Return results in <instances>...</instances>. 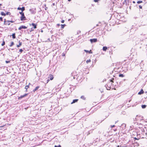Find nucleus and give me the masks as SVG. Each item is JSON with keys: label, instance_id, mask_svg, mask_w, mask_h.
I'll return each mask as SVG.
<instances>
[{"label": "nucleus", "instance_id": "1", "mask_svg": "<svg viewBox=\"0 0 147 147\" xmlns=\"http://www.w3.org/2000/svg\"><path fill=\"white\" fill-rule=\"evenodd\" d=\"M114 78H113L112 80L111 79L110 80V81L108 82V83L106 85V87L107 90H110L111 89V85L112 84L111 82H113V80Z\"/></svg>", "mask_w": 147, "mask_h": 147}, {"label": "nucleus", "instance_id": "2", "mask_svg": "<svg viewBox=\"0 0 147 147\" xmlns=\"http://www.w3.org/2000/svg\"><path fill=\"white\" fill-rule=\"evenodd\" d=\"M143 117L141 116L137 115L135 118L136 121H138L143 120Z\"/></svg>", "mask_w": 147, "mask_h": 147}, {"label": "nucleus", "instance_id": "3", "mask_svg": "<svg viewBox=\"0 0 147 147\" xmlns=\"http://www.w3.org/2000/svg\"><path fill=\"white\" fill-rule=\"evenodd\" d=\"M4 24L6 25H9L10 24L9 20L6 21L5 19L4 20Z\"/></svg>", "mask_w": 147, "mask_h": 147}, {"label": "nucleus", "instance_id": "4", "mask_svg": "<svg viewBox=\"0 0 147 147\" xmlns=\"http://www.w3.org/2000/svg\"><path fill=\"white\" fill-rule=\"evenodd\" d=\"M26 20V17L24 15V14L22 15L20 17V20L21 21L25 20Z\"/></svg>", "mask_w": 147, "mask_h": 147}, {"label": "nucleus", "instance_id": "5", "mask_svg": "<svg viewBox=\"0 0 147 147\" xmlns=\"http://www.w3.org/2000/svg\"><path fill=\"white\" fill-rule=\"evenodd\" d=\"M36 9L34 8H32L31 9H30V12L32 14H34L36 13L35 11Z\"/></svg>", "mask_w": 147, "mask_h": 147}, {"label": "nucleus", "instance_id": "6", "mask_svg": "<svg viewBox=\"0 0 147 147\" xmlns=\"http://www.w3.org/2000/svg\"><path fill=\"white\" fill-rule=\"evenodd\" d=\"M90 41L91 43H92L93 42H95L97 41V39L96 38H93L92 39H90Z\"/></svg>", "mask_w": 147, "mask_h": 147}, {"label": "nucleus", "instance_id": "7", "mask_svg": "<svg viewBox=\"0 0 147 147\" xmlns=\"http://www.w3.org/2000/svg\"><path fill=\"white\" fill-rule=\"evenodd\" d=\"M128 64H129V63H126L124 65L123 67H123H124L127 70L128 69Z\"/></svg>", "mask_w": 147, "mask_h": 147}, {"label": "nucleus", "instance_id": "8", "mask_svg": "<svg viewBox=\"0 0 147 147\" xmlns=\"http://www.w3.org/2000/svg\"><path fill=\"white\" fill-rule=\"evenodd\" d=\"M28 94H25L24 95H21V96L20 97H19V98H18V99L19 100H21V99H22V98L26 96L27 95H28Z\"/></svg>", "mask_w": 147, "mask_h": 147}, {"label": "nucleus", "instance_id": "9", "mask_svg": "<svg viewBox=\"0 0 147 147\" xmlns=\"http://www.w3.org/2000/svg\"><path fill=\"white\" fill-rule=\"evenodd\" d=\"M27 28V27H26L25 26L23 25V26H21L20 27H19L18 29L19 30H20L22 28L26 29Z\"/></svg>", "mask_w": 147, "mask_h": 147}, {"label": "nucleus", "instance_id": "10", "mask_svg": "<svg viewBox=\"0 0 147 147\" xmlns=\"http://www.w3.org/2000/svg\"><path fill=\"white\" fill-rule=\"evenodd\" d=\"M121 127L123 129H124L126 128V124L123 123L121 125Z\"/></svg>", "mask_w": 147, "mask_h": 147}, {"label": "nucleus", "instance_id": "11", "mask_svg": "<svg viewBox=\"0 0 147 147\" xmlns=\"http://www.w3.org/2000/svg\"><path fill=\"white\" fill-rule=\"evenodd\" d=\"M17 9L18 10H22V12H23L25 9V7H22V8H21V7H18L17 8Z\"/></svg>", "mask_w": 147, "mask_h": 147}, {"label": "nucleus", "instance_id": "12", "mask_svg": "<svg viewBox=\"0 0 147 147\" xmlns=\"http://www.w3.org/2000/svg\"><path fill=\"white\" fill-rule=\"evenodd\" d=\"M49 76V78H50V80H53L54 78L53 76L51 74H50Z\"/></svg>", "mask_w": 147, "mask_h": 147}, {"label": "nucleus", "instance_id": "13", "mask_svg": "<svg viewBox=\"0 0 147 147\" xmlns=\"http://www.w3.org/2000/svg\"><path fill=\"white\" fill-rule=\"evenodd\" d=\"M19 45H17V47H20L22 45V42H20V41H19Z\"/></svg>", "mask_w": 147, "mask_h": 147}, {"label": "nucleus", "instance_id": "14", "mask_svg": "<svg viewBox=\"0 0 147 147\" xmlns=\"http://www.w3.org/2000/svg\"><path fill=\"white\" fill-rule=\"evenodd\" d=\"M144 91L142 89L138 93V94L139 95L141 94H143Z\"/></svg>", "mask_w": 147, "mask_h": 147}, {"label": "nucleus", "instance_id": "15", "mask_svg": "<svg viewBox=\"0 0 147 147\" xmlns=\"http://www.w3.org/2000/svg\"><path fill=\"white\" fill-rule=\"evenodd\" d=\"M40 87L39 86H36L35 89H34L33 90V91L34 92H35Z\"/></svg>", "mask_w": 147, "mask_h": 147}, {"label": "nucleus", "instance_id": "16", "mask_svg": "<svg viewBox=\"0 0 147 147\" xmlns=\"http://www.w3.org/2000/svg\"><path fill=\"white\" fill-rule=\"evenodd\" d=\"M78 100L77 99L74 100L73 101V102L71 103V104H72L73 103H75L76 102H77Z\"/></svg>", "mask_w": 147, "mask_h": 147}, {"label": "nucleus", "instance_id": "17", "mask_svg": "<svg viewBox=\"0 0 147 147\" xmlns=\"http://www.w3.org/2000/svg\"><path fill=\"white\" fill-rule=\"evenodd\" d=\"M32 26H34V28H36V24H35L34 23H32Z\"/></svg>", "mask_w": 147, "mask_h": 147}, {"label": "nucleus", "instance_id": "18", "mask_svg": "<svg viewBox=\"0 0 147 147\" xmlns=\"http://www.w3.org/2000/svg\"><path fill=\"white\" fill-rule=\"evenodd\" d=\"M107 49V48L106 47H103L102 49L103 51H106Z\"/></svg>", "mask_w": 147, "mask_h": 147}, {"label": "nucleus", "instance_id": "19", "mask_svg": "<svg viewBox=\"0 0 147 147\" xmlns=\"http://www.w3.org/2000/svg\"><path fill=\"white\" fill-rule=\"evenodd\" d=\"M84 51L86 52L87 53H92V52H91V50L90 51H88L86 50H85Z\"/></svg>", "mask_w": 147, "mask_h": 147}, {"label": "nucleus", "instance_id": "20", "mask_svg": "<svg viewBox=\"0 0 147 147\" xmlns=\"http://www.w3.org/2000/svg\"><path fill=\"white\" fill-rule=\"evenodd\" d=\"M146 105H142V109H144L146 108Z\"/></svg>", "mask_w": 147, "mask_h": 147}, {"label": "nucleus", "instance_id": "21", "mask_svg": "<svg viewBox=\"0 0 147 147\" xmlns=\"http://www.w3.org/2000/svg\"><path fill=\"white\" fill-rule=\"evenodd\" d=\"M1 15L2 16H5L6 14L4 13L3 11H2L1 12Z\"/></svg>", "mask_w": 147, "mask_h": 147}, {"label": "nucleus", "instance_id": "22", "mask_svg": "<svg viewBox=\"0 0 147 147\" xmlns=\"http://www.w3.org/2000/svg\"><path fill=\"white\" fill-rule=\"evenodd\" d=\"M12 38H16L15 34V33L13 34L12 35Z\"/></svg>", "mask_w": 147, "mask_h": 147}, {"label": "nucleus", "instance_id": "23", "mask_svg": "<svg viewBox=\"0 0 147 147\" xmlns=\"http://www.w3.org/2000/svg\"><path fill=\"white\" fill-rule=\"evenodd\" d=\"M124 76L123 74H120L119 75V76L121 77H123Z\"/></svg>", "mask_w": 147, "mask_h": 147}, {"label": "nucleus", "instance_id": "24", "mask_svg": "<svg viewBox=\"0 0 147 147\" xmlns=\"http://www.w3.org/2000/svg\"><path fill=\"white\" fill-rule=\"evenodd\" d=\"M14 44V42H11L10 45L9 46L10 47H11Z\"/></svg>", "mask_w": 147, "mask_h": 147}, {"label": "nucleus", "instance_id": "25", "mask_svg": "<svg viewBox=\"0 0 147 147\" xmlns=\"http://www.w3.org/2000/svg\"><path fill=\"white\" fill-rule=\"evenodd\" d=\"M29 86H26L25 87V89L26 90V91H27V89L28 88Z\"/></svg>", "mask_w": 147, "mask_h": 147}, {"label": "nucleus", "instance_id": "26", "mask_svg": "<svg viewBox=\"0 0 147 147\" xmlns=\"http://www.w3.org/2000/svg\"><path fill=\"white\" fill-rule=\"evenodd\" d=\"M142 3V1H139L137 2V3L138 4H139Z\"/></svg>", "mask_w": 147, "mask_h": 147}, {"label": "nucleus", "instance_id": "27", "mask_svg": "<svg viewBox=\"0 0 147 147\" xmlns=\"http://www.w3.org/2000/svg\"><path fill=\"white\" fill-rule=\"evenodd\" d=\"M5 44V42L4 41L1 44V45L2 46H4Z\"/></svg>", "mask_w": 147, "mask_h": 147}, {"label": "nucleus", "instance_id": "28", "mask_svg": "<svg viewBox=\"0 0 147 147\" xmlns=\"http://www.w3.org/2000/svg\"><path fill=\"white\" fill-rule=\"evenodd\" d=\"M91 61V60H90V59H89V60H88L86 61V62L87 63H88L89 62H90Z\"/></svg>", "mask_w": 147, "mask_h": 147}, {"label": "nucleus", "instance_id": "29", "mask_svg": "<svg viewBox=\"0 0 147 147\" xmlns=\"http://www.w3.org/2000/svg\"><path fill=\"white\" fill-rule=\"evenodd\" d=\"M65 26V24H64V25H62V24L61 25V28H63L64 27V26Z\"/></svg>", "mask_w": 147, "mask_h": 147}, {"label": "nucleus", "instance_id": "30", "mask_svg": "<svg viewBox=\"0 0 147 147\" xmlns=\"http://www.w3.org/2000/svg\"><path fill=\"white\" fill-rule=\"evenodd\" d=\"M100 0H94V1L95 2H98V1Z\"/></svg>", "mask_w": 147, "mask_h": 147}, {"label": "nucleus", "instance_id": "31", "mask_svg": "<svg viewBox=\"0 0 147 147\" xmlns=\"http://www.w3.org/2000/svg\"><path fill=\"white\" fill-rule=\"evenodd\" d=\"M10 12H7L6 14V15H9L10 14Z\"/></svg>", "mask_w": 147, "mask_h": 147}, {"label": "nucleus", "instance_id": "32", "mask_svg": "<svg viewBox=\"0 0 147 147\" xmlns=\"http://www.w3.org/2000/svg\"><path fill=\"white\" fill-rule=\"evenodd\" d=\"M81 98L84 99H85L84 97L83 96H81Z\"/></svg>", "mask_w": 147, "mask_h": 147}, {"label": "nucleus", "instance_id": "33", "mask_svg": "<svg viewBox=\"0 0 147 147\" xmlns=\"http://www.w3.org/2000/svg\"><path fill=\"white\" fill-rule=\"evenodd\" d=\"M20 12L19 13H20L22 15L23 14H24V13L22 12Z\"/></svg>", "mask_w": 147, "mask_h": 147}, {"label": "nucleus", "instance_id": "34", "mask_svg": "<svg viewBox=\"0 0 147 147\" xmlns=\"http://www.w3.org/2000/svg\"><path fill=\"white\" fill-rule=\"evenodd\" d=\"M10 62V61H5V62L6 63H9Z\"/></svg>", "mask_w": 147, "mask_h": 147}, {"label": "nucleus", "instance_id": "35", "mask_svg": "<svg viewBox=\"0 0 147 147\" xmlns=\"http://www.w3.org/2000/svg\"><path fill=\"white\" fill-rule=\"evenodd\" d=\"M23 51V50L22 49H21L19 51L21 52H22Z\"/></svg>", "mask_w": 147, "mask_h": 147}, {"label": "nucleus", "instance_id": "36", "mask_svg": "<svg viewBox=\"0 0 147 147\" xmlns=\"http://www.w3.org/2000/svg\"><path fill=\"white\" fill-rule=\"evenodd\" d=\"M55 147H61V146L60 145H59L58 146L55 145Z\"/></svg>", "mask_w": 147, "mask_h": 147}, {"label": "nucleus", "instance_id": "37", "mask_svg": "<svg viewBox=\"0 0 147 147\" xmlns=\"http://www.w3.org/2000/svg\"><path fill=\"white\" fill-rule=\"evenodd\" d=\"M115 126V125H111V128H113V127H114Z\"/></svg>", "mask_w": 147, "mask_h": 147}, {"label": "nucleus", "instance_id": "38", "mask_svg": "<svg viewBox=\"0 0 147 147\" xmlns=\"http://www.w3.org/2000/svg\"><path fill=\"white\" fill-rule=\"evenodd\" d=\"M0 20H1L2 21H3V19L1 17H0Z\"/></svg>", "mask_w": 147, "mask_h": 147}, {"label": "nucleus", "instance_id": "39", "mask_svg": "<svg viewBox=\"0 0 147 147\" xmlns=\"http://www.w3.org/2000/svg\"><path fill=\"white\" fill-rule=\"evenodd\" d=\"M139 7L140 8V9H142V7L141 5H139Z\"/></svg>", "mask_w": 147, "mask_h": 147}, {"label": "nucleus", "instance_id": "40", "mask_svg": "<svg viewBox=\"0 0 147 147\" xmlns=\"http://www.w3.org/2000/svg\"><path fill=\"white\" fill-rule=\"evenodd\" d=\"M9 22H11V23H13L14 22V21H9Z\"/></svg>", "mask_w": 147, "mask_h": 147}, {"label": "nucleus", "instance_id": "41", "mask_svg": "<svg viewBox=\"0 0 147 147\" xmlns=\"http://www.w3.org/2000/svg\"><path fill=\"white\" fill-rule=\"evenodd\" d=\"M62 56H65V54L64 53H63L62 54Z\"/></svg>", "mask_w": 147, "mask_h": 147}, {"label": "nucleus", "instance_id": "42", "mask_svg": "<svg viewBox=\"0 0 147 147\" xmlns=\"http://www.w3.org/2000/svg\"><path fill=\"white\" fill-rule=\"evenodd\" d=\"M61 23H63L64 22V20H63L61 21Z\"/></svg>", "mask_w": 147, "mask_h": 147}, {"label": "nucleus", "instance_id": "43", "mask_svg": "<svg viewBox=\"0 0 147 147\" xmlns=\"http://www.w3.org/2000/svg\"><path fill=\"white\" fill-rule=\"evenodd\" d=\"M49 79H47V83L49 82Z\"/></svg>", "mask_w": 147, "mask_h": 147}, {"label": "nucleus", "instance_id": "44", "mask_svg": "<svg viewBox=\"0 0 147 147\" xmlns=\"http://www.w3.org/2000/svg\"><path fill=\"white\" fill-rule=\"evenodd\" d=\"M134 139L135 140H138V139L137 138H134Z\"/></svg>", "mask_w": 147, "mask_h": 147}, {"label": "nucleus", "instance_id": "45", "mask_svg": "<svg viewBox=\"0 0 147 147\" xmlns=\"http://www.w3.org/2000/svg\"><path fill=\"white\" fill-rule=\"evenodd\" d=\"M133 126H130V128H131V129H132V128L133 127Z\"/></svg>", "mask_w": 147, "mask_h": 147}, {"label": "nucleus", "instance_id": "46", "mask_svg": "<svg viewBox=\"0 0 147 147\" xmlns=\"http://www.w3.org/2000/svg\"><path fill=\"white\" fill-rule=\"evenodd\" d=\"M120 147H126V146H120Z\"/></svg>", "mask_w": 147, "mask_h": 147}, {"label": "nucleus", "instance_id": "47", "mask_svg": "<svg viewBox=\"0 0 147 147\" xmlns=\"http://www.w3.org/2000/svg\"><path fill=\"white\" fill-rule=\"evenodd\" d=\"M133 3H135V1H133Z\"/></svg>", "mask_w": 147, "mask_h": 147}, {"label": "nucleus", "instance_id": "48", "mask_svg": "<svg viewBox=\"0 0 147 147\" xmlns=\"http://www.w3.org/2000/svg\"><path fill=\"white\" fill-rule=\"evenodd\" d=\"M68 1H71V0H68Z\"/></svg>", "mask_w": 147, "mask_h": 147}, {"label": "nucleus", "instance_id": "49", "mask_svg": "<svg viewBox=\"0 0 147 147\" xmlns=\"http://www.w3.org/2000/svg\"><path fill=\"white\" fill-rule=\"evenodd\" d=\"M117 121H116L115 123H116L117 122Z\"/></svg>", "mask_w": 147, "mask_h": 147}, {"label": "nucleus", "instance_id": "50", "mask_svg": "<svg viewBox=\"0 0 147 147\" xmlns=\"http://www.w3.org/2000/svg\"><path fill=\"white\" fill-rule=\"evenodd\" d=\"M136 144H138V146H139V144H137V143H136Z\"/></svg>", "mask_w": 147, "mask_h": 147}, {"label": "nucleus", "instance_id": "51", "mask_svg": "<svg viewBox=\"0 0 147 147\" xmlns=\"http://www.w3.org/2000/svg\"><path fill=\"white\" fill-rule=\"evenodd\" d=\"M125 80H125V79H124V81H125Z\"/></svg>", "mask_w": 147, "mask_h": 147}, {"label": "nucleus", "instance_id": "52", "mask_svg": "<svg viewBox=\"0 0 147 147\" xmlns=\"http://www.w3.org/2000/svg\"><path fill=\"white\" fill-rule=\"evenodd\" d=\"M1 5H2L1 4H0V6Z\"/></svg>", "mask_w": 147, "mask_h": 147}, {"label": "nucleus", "instance_id": "53", "mask_svg": "<svg viewBox=\"0 0 147 147\" xmlns=\"http://www.w3.org/2000/svg\"><path fill=\"white\" fill-rule=\"evenodd\" d=\"M53 5H55L54 3H53Z\"/></svg>", "mask_w": 147, "mask_h": 147}, {"label": "nucleus", "instance_id": "54", "mask_svg": "<svg viewBox=\"0 0 147 147\" xmlns=\"http://www.w3.org/2000/svg\"><path fill=\"white\" fill-rule=\"evenodd\" d=\"M98 26V24L96 25V26Z\"/></svg>", "mask_w": 147, "mask_h": 147}]
</instances>
